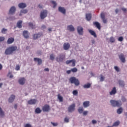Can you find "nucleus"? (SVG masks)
Wrapping results in <instances>:
<instances>
[{"instance_id": "1", "label": "nucleus", "mask_w": 127, "mask_h": 127, "mask_svg": "<svg viewBox=\"0 0 127 127\" xmlns=\"http://www.w3.org/2000/svg\"><path fill=\"white\" fill-rule=\"evenodd\" d=\"M110 103L113 107H121L122 106V101L120 100H111Z\"/></svg>"}, {"instance_id": "2", "label": "nucleus", "mask_w": 127, "mask_h": 127, "mask_svg": "<svg viewBox=\"0 0 127 127\" xmlns=\"http://www.w3.org/2000/svg\"><path fill=\"white\" fill-rule=\"evenodd\" d=\"M69 81H70L71 84H74L75 86H78V85L80 84L79 80L77 79L76 77H71L69 79Z\"/></svg>"}, {"instance_id": "3", "label": "nucleus", "mask_w": 127, "mask_h": 127, "mask_svg": "<svg viewBox=\"0 0 127 127\" xmlns=\"http://www.w3.org/2000/svg\"><path fill=\"white\" fill-rule=\"evenodd\" d=\"M48 12L47 10H43L40 13V17L41 19H44L47 16Z\"/></svg>"}, {"instance_id": "4", "label": "nucleus", "mask_w": 127, "mask_h": 127, "mask_svg": "<svg viewBox=\"0 0 127 127\" xmlns=\"http://www.w3.org/2000/svg\"><path fill=\"white\" fill-rule=\"evenodd\" d=\"M71 63V66L72 67H74V66L76 65V60L73 59V60H67L66 61V64H70Z\"/></svg>"}, {"instance_id": "5", "label": "nucleus", "mask_w": 127, "mask_h": 127, "mask_svg": "<svg viewBox=\"0 0 127 127\" xmlns=\"http://www.w3.org/2000/svg\"><path fill=\"white\" fill-rule=\"evenodd\" d=\"M65 58V56L63 54H60L58 57L56 58V60L58 62H62L63 60Z\"/></svg>"}, {"instance_id": "6", "label": "nucleus", "mask_w": 127, "mask_h": 127, "mask_svg": "<svg viewBox=\"0 0 127 127\" xmlns=\"http://www.w3.org/2000/svg\"><path fill=\"white\" fill-rule=\"evenodd\" d=\"M68 111L69 113H72L75 111V104H73L69 106L68 109Z\"/></svg>"}, {"instance_id": "7", "label": "nucleus", "mask_w": 127, "mask_h": 127, "mask_svg": "<svg viewBox=\"0 0 127 127\" xmlns=\"http://www.w3.org/2000/svg\"><path fill=\"white\" fill-rule=\"evenodd\" d=\"M42 110L44 112H49L50 111V107L48 105H46L43 107Z\"/></svg>"}, {"instance_id": "8", "label": "nucleus", "mask_w": 127, "mask_h": 127, "mask_svg": "<svg viewBox=\"0 0 127 127\" xmlns=\"http://www.w3.org/2000/svg\"><path fill=\"white\" fill-rule=\"evenodd\" d=\"M26 79L24 77L20 78L18 80L19 83L20 85H24L25 83Z\"/></svg>"}, {"instance_id": "9", "label": "nucleus", "mask_w": 127, "mask_h": 127, "mask_svg": "<svg viewBox=\"0 0 127 127\" xmlns=\"http://www.w3.org/2000/svg\"><path fill=\"white\" fill-rule=\"evenodd\" d=\"M59 11L63 13V14H65V13H66V9L64 7L60 6L59 7Z\"/></svg>"}, {"instance_id": "10", "label": "nucleus", "mask_w": 127, "mask_h": 127, "mask_svg": "<svg viewBox=\"0 0 127 127\" xmlns=\"http://www.w3.org/2000/svg\"><path fill=\"white\" fill-rule=\"evenodd\" d=\"M119 59H120L121 61L123 62V63H125V62H126V58L125 57L124 54H121V55H120Z\"/></svg>"}, {"instance_id": "11", "label": "nucleus", "mask_w": 127, "mask_h": 127, "mask_svg": "<svg viewBox=\"0 0 127 127\" xmlns=\"http://www.w3.org/2000/svg\"><path fill=\"white\" fill-rule=\"evenodd\" d=\"M83 27L81 26L77 27V32L80 35H83Z\"/></svg>"}, {"instance_id": "12", "label": "nucleus", "mask_w": 127, "mask_h": 127, "mask_svg": "<svg viewBox=\"0 0 127 127\" xmlns=\"http://www.w3.org/2000/svg\"><path fill=\"white\" fill-rule=\"evenodd\" d=\"M16 8L14 6H12L9 10V14H13L15 12Z\"/></svg>"}, {"instance_id": "13", "label": "nucleus", "mask_w": 127, "mask_h": 127, "mask_svg": "<svg viewBox=\"0 0 127 127\" xmlns=\"http://www.w3.org/2000/svg\"><path fill=\"white\" fill-rule=\"evenodd\" d=\"M5 54L6 55H10L11 54H12V52H11L10 49L9 47H8V48H7L5 51Z\"/></svg>"}, {"instance_id": "14", "label": "nucleus", "mask_w": 127, "mask_h": 127, "mask_svg": "<svg viewBox=\"0 0 127 127\" xmlns=\"http://www.w3.org/2000/svg\"><path fill=\"white\" fill-rule=\"evenodd\" d=\"M70 48V44L65 43L64 44V50H68Z\"/></svg>"}, {"instance_id": "15", "label": "nucleus", "mask_w": 127, "mask_h": 127, "mask_svg": "<svg viewBox=\"0 0 127 127\" xmlns=\"http://www.w3.org/2000/svg\"><path fill=\"white\" fill-rule=\"evenodd\" d=\"M35 62H38V65H41L42 64V60L39 58H35L34 59Z\"/></svg>"}, {"instance_id": "16", "label": "nucleus", "mask_w": 127, "mask_h": 127, "mask_svg": "<svg viewBox=\"0 0 127 127\" xmlns=\"http://www.w3.org/2000/svg\"><path fill=\"white\" fill-rule=\"evenodd\" d=\"M14 99H15V96L14 95H11L8 99L9 103H12L14 101Z\"/></svg>"}, {"instance_id": "17", "label": "nucleus", "mask_w": 127, "mask_h": 127, "mask_svg": "<svg viewBox=\"0 0 127 127\" xmlns=\"http://www.w3.org/2000/svg\"><path fill=\"white\" fill-rule=\"evenodd\" d=\"M117 93V89L116 87H114L111 91L110 92V95L113 96V95H116Z\"/></svg>"}, {"instance_id": "18", "label": "nucleus", "mask_w": 127, "mask_h": 127, "mask_svg": "<svg viewBox=\"0 0 127 127\" xmlns=\"http://www.w3.org/2000/svg\"><path fill=\"white\" fill-rule=\"evenodd\" d=\"M37 102V100L35 99H31L28 101V103L29 104V105H34L36 104Z\"/></svg>"}, {"instance_id": "19", "label": "nucleus", "mask_w": 127, "mask_h": 127, "mask_svg": "<svg viewBox=\"0 0 127 127\" xmlns=\"http://www.w3.org/2000/svg\"><path fill=\"white\" fill-rule=\"evenodd\" d=\"M83 106L84 108H88V107H90V101H87L84 102L83 103Z\"/></svg>"}, {"instance_id": "20", "label": "nucleus", "mask_w": 127, "mask_h": 127, "mask_svg": "<svg viewBox=\"0 0 127 127\" xmlns=\"http://www.w3.org/2000/svg\"><path fill=\"white\" fill-rule=\"evenodd\" d=\"M26 3H20L18 4V7H19V8H25V7H26Z\"/></svg>"}, {"instance_id": "21", "label": "nucleus", "mask_w": 127, "mask_h": 127, "mask_svg": "<svg viewBox=\"0 0 127 127\" xmlns=\"http://www.w3.org/2000/svg\"><path fill=\"white\" fill-rule=\"evenodd\" d=\"M14 41V38L11 37L8 39L7 41V44H11L12 43H13Z\"/></svg>"}, {"instance_id": "22", "label": "nucleus", "mask_w": 127, "mask_h": 127, "mask_svg": "<svg viewBox=\"0 0 127 127\" xmlns=\"http://www.w3.org/2000/svg\"><path fill=\"white\" fill-rule=\"evenodd\" d=\"M67 30H69V31H74V30H75V28L72 25L67 26Z\"/></svg>"}, {"instance_id": "23", "label": "nucleus", "mask_w": 127, "mask_h": 127, "mask_svg": "<svg viewBox=\"0 0 127 127\" xmlns=\"http://www.w3.org/2000/svg\"><path fill=\"white\" fill-rule=\"evenodd\" d=\"M9 48H10V50H11L12 53H13V52H14V51H16L17 49V47L16 46H11Z\"/></svg>"}, {"instance_id": "24", "label": "nucleus", "mask_w": 127, "mask_h": 127, "mask_svg": "<svg viewBox=\"0 0 127 127\" xmlns=\"http://www.w3.org/2000/svg\"><path fill=\"white\" fill-rule=\"evenodd\" d=\"M4 117V112L2 111L1 107H0V118H3Z\"/></svg>"}, {"instance_id": "25", "label": "nucleus", "mask_w": 127, "mask_h": 127, "mask_svg": "<svg viewBox=\"0 0 127 127\" xmlns=\"http://www.w3.org/2000/svg\"><path fill=\"white\" fill-rule=\"evenodd\" d=\"M22 23V21L20 20L18 21V22L17 23V27H18V28H21V27H22V26L21 25Z\"/></svg>"}, {"instance_id": "26", "label": "nucleus", "mask_w": 127, "mask_h": 127, "mask_svg": "<svg viewBox=\"0 0 127 127\" xmlns=\"http://www.w3.org/2000/svg\"><path fill=\"white\" fill-rule=\"evenodd\" d=\"M89 32L90 33V34H91V35H93L94 37H97V35L96 34L95 31L92 30H89Z\"/></svg>"}, {"instance_id": "27", "label": "nucleus", "mask_w": 127, "mask_h": 127, "mask_svg": "<svg viewBox=\"0 0 127 127\" xmlns=\"http://www.w3.org/2000/svg\"><path fill=\"white\" fill-rule=\"evenodd\" d=\"M86 18L87 20H91V18H92V15L90 13L86 14Z\"/></svg>"}, {"instance_id": "28", "label": "nucleus", "mask_w": 127, "mask_h": 127, "mask_svg": "<svg viewBox=\"0 0 127 127\" xmlns=\"http://www.w3.org/2000/svg\"><path fill=\"white\" fill-rule=\"evenodd\" d=\"M93 24L96 26L98 28V29H100L101 28V25L100 24V23L98 22H95L93 23Z\"/></svg>"}, {"instance_id": "29", "label": "nucleus", "mask_w": 127, "mask_h": 127, "mask_svg": "<svg viewBox=\"0 0 127 127\" xmlns=\"http://www.w3.org/2000/svg\"><path fill=\"white\" fill-rule=\"evenodd\" d=\"M119 83L120 87H122V88L125 87V82H124V81L119 80Z\"/></svg>"}, {"instance_id": "30", "label": "nucleus", "mask_w": 127, "mask_h": 127, "mask_svg": "<svg viewBox=\"0 0 127 127\" xmlns=\"http://www.w3.org/2000/svg\"><path fill=\"white\" fill-rule=\"evenodd\" d=\"M40 36H41V33L35 34L34 35V39H37Z\"/></svg>"}, {"instance_id": "31", "label": "nucleus", "mask_w": 127, "mask_h": 127, "mask_svg": "<svg viewBox=\"0 0 127 127\" xmlns=\"http://www.w3.org/2000/svg\"><path fill=\"white\" fill-rule=\"evenodd\" d=\"M78 112L79 114H83L84 112V108L83 107H79L78 109Z\"/></svg>"}, {"instance_id": "32", "label": "nucleus", "mask_w": 127, "mask_h": 127, "mask_svg": "<svg viewBox=\"0 0 127 127\" xmlns=\"http://www.w3.org/2000/svg\"><path fill=\"white\" fill-rule=\"evenodd\" d=\"M23 36L25 38H28V32L27 31H25L23 32Z\"/></svg>"}, {"instance_id": "33", "label": "nucleus", "mask_w": 127, "mask_h": 127, "mask_svg": "<svg viewBox=\"0 0 127 127\" xmlns=\"http://www.w3.org/2000/svg\"><path fill=\"white\" fill-rule=\"evenodd\" d=\"M27 9H23L21 10V12L20 13L19 15L21 16L22 15V13L25 14V13H27Z\"/></svg>"}, {"instance_id": "34", "label": "nucleus", "mask_w": 127, "mask_h": 127, "mask_svg": "<svg viewBox=\"0 0 127 127\" xmlns=\"http://www.w3.org/2000/svg\"><path fill=\"white\" fill-rule=\"evenodd\" d=\"M41 112H42V110H41L40 109V108H37L35 110V113L36 114H40V113H41Z\"/></svg>"}, {"instance_id": "35", "label": "nucleus", "mask_w": 127, "mask_h": 127, "mask_svg": "<svg viewBox=\"0 0 127 127\" xmlns=\"http://www.w3.org/2000/svg\"><path fill=\"white\" fill-rule=\"evenodd\" d=\"M120 125V121H117L113 124V127H118Z\"/></svg>"}, {"instance_id": "36", "label": "nucleus", "mask_w": 127, "mask_h": 127, "mask_svg": "<svg viewBox=\"0 0 127 127\" xmlns=\"http://www.w3.org/2000/svg\"><path fill=\"white\" fill-rule=\"evenodd\" d=\"M90 87H91V84L90 83H87L86 84H85L84 86H83V87L85 88V89H88L89 88H90Z\"/></svg>"}, {"instance_id": "37", "label": "nucleus", "mask_w": 127, "mask_h": 127, "mask_svg": "<svg viewBox=\"0 0 127 127\" xmlns=\"http://www.w3.org/2000/svg\"><path fill=\"white\" fill-rule=\"evenodd\" d=\"M58 99L59 100L60 102H63V97L59 94L58 96Z\"/></svg>"}, {"instance_id": "38", "label": "nucleus", "mask_w": 127, "mask_h": 127, "mask_svg": "<svg viewBox=\"0 0 127 127\" xmlns=\"http://www.w3.org/2000/svg\"><path fill=\"white\" fill-rule=\"evenodd\" d=\"M116 41V39L113 37H111L110 38V42H111V43H114Z\"/></svg>"}, {"instance_id": "39", "label": "nucleus", "mask_w": 127, "mask_h": 127, "mask_svg": "<svg viewBox=\"0 0 127 127\" xmlns=\"http://www.w3.org/2000/svg\"><path fill=\"white\" fill-rule=\"evenodd\" d=\"M123 112V108H120L117 110V114H119V115H121L122 113Z\"/></svg>"}, {"instance_id": "40", "label": "nucleus", "mask_w": 127, "mask_h": 127, "mask_svg": "<svg viewBox=\"0 0 127 127\" xmlns=\"http://www.w3.org/2000/svg\"><path fill=\"white\" fill-rule=\"evenodd\" d=\"M6 32H7V29H6L4 28L2 29L1 33H2L3 34H5V33H6Z\"/></svg>"}, {"instance_id": "41", "label": "nucleus", "mask_w": 127, "mask_h": 127, "mask_svg": "<svg viewBox=\"0 0 127 127\" xmlns=\"http://www.w3.org/2000/svg\"><path fill=\"white\" fill-rule=\"evenodd\" d=\"M29 26L30 27H31V28L33 29L35 27V25L33 24L32 23H29Z\"/></svg>"}, {"instance_id": "42", "label": "nucleus", "mask_w": 127, "mask_h": 127, "mask_svg": "<svg viewBox=\"0 0 127 127\" xmlns=\"http://www.w3.org/2000/svg\"><path fill=\"white\" fill-rule=\"evenodd\" d=\"M72 94H73V96H77L78 95V91L73 90L72 92Z\"/></svg>"}, {"instance_id": "43", "label": "nucleus", "mask_w": 127, "mask_h": 127, "mask_svg": "<svg viewBox=\"0 0 127 127\" xmlns=\"http://www.w3.org/2000/svg\"><path fill=\"white\" fill-rule=\"evenodd\" d=\"M105 80V77L103 75H100V81L103 82V81Z\"/></svg>"}, {"instance_id": "44", "label": "nucleus", "mask_w": 127, "mask_h": 127, "mask_svg": "<svg viewBox=\"0 0 127 127\" xmlns=\"http://www.w3.org/2000/svg\"><path fill=\"white\" fill-rule=\"evenodd\" d=\"M71 71L73 72V73H75L78 71V69L76 68H73L71 69Z\"/></svg>"}, {"instance_id": "45", "label": "nucleus", "mask_w": 127, "mask_h": 127, "mask_svg": "<svg viewBox=\"0 0 127 127\" xmlns=\"http://www.w3.org/2000/svg\"><path fill=\"white\" fill-rule=\"evenodd\" d=\"M7 76L9 77V78H13V75L11 74V73L9 72L7 74Z\"/></svg>"}, {"instance_id": "46", "label": "nucleus", "mask_w": 127, "mask_h": 127, "mask_svg": "<svg viewBox=\"0 0 127 127\" xmlns=\"http://www.w3.org/2000/svg\"><path fill=\"white\" fill-rule=\"evenodd\" d=\"M51 124L53 126V127H57V126H58V123H57L51 122Z\"/></svg>"}, {"instance_id": "47", "label": "nucleus", "mask_w": 127, "mask_h": 127, "mask_svg": "<svg viewBox=\"0 0 127 127\" xmlns=\"http://www.w3.org/2000/svg\"><path fill=\"white\" fill-rule=\"evenodd\" d=\"M114 69L117 71V72H119L120 71V68L117 66H114Z\"/></svg>"}, {"instance_id": "48", "label": "nucleus", "mask_w": 127, "mask_h": 127, "mask_svg": "<svg viewBox=\"0 0 127 127\" xmlns=\"http://www.w3.org/2000/svg\"><path fill=\"white\" fill-rule=\"evenodd\" d=\"M124 40V37H120L118 38V41H120L121 42H122V41H123Z\"/></svg>"}, {"instance_id": "49", "label": "nucleus", "mask_w": 127, "mask_h": 127, "mask_svg": "<svg viewBox=\"0 0 127 127\" xmlns=\"http://www.w3.org/2000/svg\"><path fill=\"white\" fill-rule=\"evenodd\" d=\"M88 113H89L88 111H84L82 113V114H83V116H87L88 115Z\"/></svg>"}, {"instance_id": "50", "label": "nucleus", "mask_w": 127, "mask_h": 127, "mask_svg": "<svg viewBox=\"0 0 127 127\" xmlns=\"http://www.w3.org/2000/svg\"><path fill=\"white\" fill-rule=\"evenodd\" d=\"M101 17L102 19H105V14L104 13H101Z\"/></svg>"}, {"instance_id": "51", "label": "nucleus", "mask_w": 127, "mask_h": 127, "mask_svg": "<svg viewBox=\"0 0 127 127\" xmlns=\"http://www.w3.org/2000/svg\"><path fill=\"white\" fill-rule=\"evenodd\" d=\"M19 69H20V66H19L18 65H16L15 67V70H16V71H18Z\"/></svg>"}, {"instance_id": "52", "label": "nucleus", "mask_w": 127, "mask_h": 127, "mask_svg": "<svg viewBox=\"0 0 127 127\" xmlns=\"http://www.w3.org/2000/svg\"><path fill=\"white\" fill-rule=\"evenodd\" d=\"M64 121V123H69V118H65Z\"/></svg>"}, {"instance_id": "53", "label": "nucleus", "mask_w": 127, "mask_h": 127, "mask_svg": "<svg viewBox=\"0 0 127 127\" xmlns=\"http://www.w3.org/2000/svg\"><path fill=\"white\" fill-rule=\"evenodd\" d=\"M55 57H54V55H50V59L51 60H53L54 59H55Z\"/></svg>"}, {"instance_id": "54", "label": "nucleus", "mask_w": 127, "mask_h": 127, "mask_svg": "<svg viewBox=\"0 0 127 127\" xmlns=\"http://www.w3.org/2000/svg\"><path fill=\"white\" fill-rule=\"evenodd\" d=\"M52 3H53V4H54V8L55 7V6H56V5H57L56 2H55L54 1H52Z\"/></svg>"}, {"instance_id": "55", "label": "nucleus", "mask_w": 127, "mask_h": 127, "mask_svg": "<svg viewBox=\"0 0 127 127\" xmlns=\"http://www.w3.org/2000/svg\"><path fill=\"white\" fill-rule=\"evenodd\" d=\"M24 127H31V125L29 124H26L24 125Z\"/></svg>"}, {"instance_id": "56", "label": "nucleus", "mask_w": 127, "mask_h": 127, "mask_svg": "<svg viewBox=\"0 0 127 127\" xmlns=\"http://www.w3.org/2000/svg\"><path fill=\"white\" fill-rule=\"evenodd\" d=\"M4 40V37H0V42Z\"/></svg>"}, {"instance_id": "57", "label": "nucleus", "mask_w": 127, "mask_h": 127, "mask_svg": "<svg viewBox=\"0 0 127 127\" xmlns=\"http://www.w3.org/2000/svg\"><path fill=\"white\" fill-rule=\"evenodd\" d=\"M92 123L93 125H95V124H97V121L93 120L92 121Z\"/></svg>"}, {"instance_id": "58", "label": "nucleus", "mask_w": 127, "mask_h": 127, "mask_svg": "<svg viewBox=\"0 0 127 127\" xmlns=\"http://www.w3.org/2000/svg\"><path fill=\"white\" fill-rule=\"evenodd\" d=\"M102 20H103L104 23H107V20H106V19H105V18H104V19H102Z\"/></svg>"}, {"instance_id": "59", "label": "nucleus", "mask_w": 127, "mask_h": 127, "mask_svg": "<svg viewBox=\"0 0 127 127\" xmlns=\"http://www.w3.org/2000/svg\"><path fill=\"white\" fill-rule=\"evenodd\" d=\"M122 100L123 101V102H126V98L122 97Z\"/></svg>"}, {"instance_id": "60", "label": "nucleus", "mask_w": 127, "mask_h": 127, "mask_svg": "<svg viewBox=\"0 0 127 127\" xmlns=\"http://www.w3.org/2000/svg\"><path fill=\"white\" fill-rule=\"evenodd\" d=\"M45 28H46V26H45V25H43L42 26V29H45Z\"/></svg>"}, {"instance_id": "61", "label": "nucleus", "mask_w": 127, "mask_h": 127, "mask_svg": "<svg viewBox=\"0 0 127 127\" xmlns=\"http://www.w3.org/2000/svg\"><path fill=\"white\" fill-rule=\"evenodd\" d=\"M122 9L123 11H127V9L126 8H122Z\"/></svg>"}, {"instance_id": "62", "label": "nucleus", "mask_w": 127, "mask_h": 127, "mask_svg": "<svg viewBox=\"0 0 127 127\" xmlns=\"http://www.w3.org/2000/svg\"><path fill=\"white\" fill-rule=\"evenodd\" d=\"M71 70H67V71H66V73H67V74H70V73H71Z\"/></svg>"}, {"instance_id": "63", "label": "nucleus", "mask_w": 127, "mask_h": 127, "mask_svg": "<svg viewBox=\"0 0 127 127\" xmlns=\"http://www.w3.org/2000/svg\"><path fill=\"white\" fill-rule=\"evenodd\" d=\"M45 71H49V68H45Z\"/></svg>"}, {"instance_id": "64", "label": "nucleus", "mask_w": 127, "mask_h": 127, "mask_svg": "<svg viewBox=\"0 0 127 127\" xmlns=\"http://www.w3.org/2000/svg\"><path fill=\"white\" fill-rule=\"evenodd\" d=\"M115 12H116V13H118V12H119V9H116L115 10Z\"/></svg>"}]
</instances>
